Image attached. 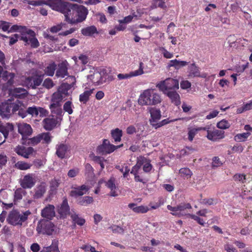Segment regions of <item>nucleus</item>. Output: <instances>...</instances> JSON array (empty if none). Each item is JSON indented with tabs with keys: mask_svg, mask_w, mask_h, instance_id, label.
I'll list each match as a JSON object with an SVG mask.
<instances>
[{
	"mask_svg": "<svg viewBox=\"0 0 252 252\" xmlns=\"http://www.w3.org/2000/svg\"><path fill=\"white\" fill-rule=\"evenodd\" d=\"M56 1L53 6L54 10L64 14L65 21L67 23L76 25L86 20L89 11L85 6L62 0Z\"/></svg>",
	"mask_w": 252,
	"mask_h": 252,
	"instance_id": "nucleus-1",
	"label": "nucleus"
},
{
	"mask_svg": "<svg viewBox=\"0 0 252 252\" xmlns=\"http://www.w3.org/2000/svg\"><path fill=\"white\" fill-rule=\"evenodd\" d=\"M159 94L154 89H149L144 91L138 99V103L141 105H156L161 102Z\"/></svg>",
	"mask_w": 252,
	"mask_h": 252,
	"instance_id": "nucleus-2",
	"label": "nucleus"
},
{
	"mask_svg": "<svg viewBox=\"0 0 252 252\" xmlns=\"http://www.w3.org/2000/svg\"><path fill=\"white\" fill-rule=\"evenodd\" d=\"M36 230L39 234L52 235L56 233V227L49 220L42 219L38 221Z\"/></svg>",
	"mask_w": 252,
	"mask_h": 252,
	"instance_id": "nucleus-3",
	"label": "nucleus"
},
{
	"mask_svg": "<svg viewBox=\"0 0 252 252\" xmlns=\"http://www.w3.org/2000/svg\"><path fill=\"white\" fill-rule=\"evenodd\" d=\"M31 214L29 211L20 214L18 211L13 210L9 214L7 220L13 225H22V223L28 219V216Z\"/></svg>",
	"mask_w": 252,
	"mask_h": 252,
	"instance_id": "nucleus-4",
	"label": "nucleus"
},
{
	"mask_svg": "<svg viewBox=\"0 0 252 252\" xmlns=\"http://www.w3.org/2000/svg\"><path fill=\"white\" fill-rule=\"evenodd\" d=\"M156 87L163 93L175 91L179 89V81L177 79L168 78L159 82L157 84Z\"/></svg>",
	"mask_w": 252,
	"mask_h": 252,
	"instance_id": "nucleus-5",
	"label": "nucleus"
},
{
	"mask_svg": "<svg viewBox=\"0 0 252 252\" xmlns=\"http://www.w3.org/2000/svg\"><path fill=\"white\" fill-rule=\"evenodd\" d=\"M123 146V144L115 146L111 144L108 139H104L102 144L97 147L96 153L101 155H105L113 152L115 150Z\"/></svg>",
	"mask_w": 252,
	"mask_h": 252,
	"instance_id": "nucleus-6",
	"label": "nucleus"
},
{
	"mask_svg": "<svg viewBox=\"0 0 252 252\" xmlns=\"http://www.w3.org/2000/svg\"><path fill=\"white\" fill-rule=\"evenodd\" d=\"M18 131L22 136L21 139L22 144L26 145V140L32 133V129L31 126L26 123H19L18 124Z\"/></svg>",
	"mask_w": 252,
	"mask_h": 252,
	"instance_id": "nucleus-7",
	"label": "nucleus"
},
{
	"mask_svg": "<svg viewBox=\"0 0 252 252\" xmlns=\"http://www.w3.org/2000/svg\"><path fill=\"white\" fill-rule=\"evenodd\" d=\"M14 102L8 100L0 105V116L3 118H9L12 114L15 113Z\"/></svg>",
	"mask_w": 252,
	"mask_h": 252,
	"instance_id": "nucleus-8",
	"label": "nucleus"
},
{
	"mask_svg": "<svg viewBox=\"0 0 252 252\" xmlns=\"http://www.w3.org/2000/svg\"><path fill=\"white\" fill-rule=\"evenodd\" d=\"M26 33L31 37H28L26 35L22 34L20 40L25 42V45L31 44V46L32 48H35L38 47L39 46V43L37 39L34 37V32L32 30H28V31H26Z\"/></svg>",
	"mask_w": 252,
	"mask_h": 252,
	"instance_id": "nucleus-9",
	"label": "nucleus"
},
{
	"mask_svg": "<svg viewBox=\"0 0 252 252\" xmlns=\"http://www.w3.org/2000/svg\"><path fill=\"white\" fill-rule=\"evenodd\" d=\"M42 80L41 76H31L26 79L25 84L28 88L34 89L41 84Z\"/></svg>",
	"mask_w": 252,
	"mask_h": 252,
	"instance_id": "nucleus-10",
	"label": "nucleus"
},
{
	"mask_svg": "<svg viewBox=\"0 0 252 252\" xmlns=\"http://www.w3.org/2000/svg\"><path fill=\"white\" fill-rule=\"evenodd\" d=\"M14 111L15 113L18 111V114L22 118H24L27 116V105L19 100L14 102Z\"/></svg>",
	"mask_w": 252,
	"mask_h": 252,
	"instance_id": "nucleus-11",
	"label": "nucleus"
},
{
	"mask_svg": "<svg viewBox=\"0 0 252 252\" xmlns=\"http://www.w3.org/2000/svg\"><path fill=\"white\" fill-rule=\"evenodd\" d=\"M33 151V149L31 147L26 148L25 147L21 145H18L14 149V151L18 155L21 156L26 158H29V155L32 154Z\"/></svg>",
	"mask_w": 252,
	"mask_h": 252,
	"instance_id": "nucleus-12",
	"label": "nucleus"
},
{
	"mask_svg": "<svg viewBox=\"0 0 252 252\" xmlns=\"http://www.w3.org/2000/svg\"><path fill=\"white\" fill-rule=\"evenodd\" d=\"M144 64L142 62H140L139 63V68L138 69L134 71L131 72L129 74H121L120 73L118 75V78L120 80L127 79L128 78L136 76L142 75L144 73L143 68Z\"/></svg>",
	"mask_w": 252,
	"mask_h": 252,
	"instance_id": "nucleus-13",
	"label": "nucleus"
},
{
	"mask_svg": "<svg viewBox=\"0 0 252 252\" xmlns=\"http://www.w3.org/2000/svg\"><path fill=\"white\" fill-rule=\"evenodd\" d=\"M89 188L87 186L83 185L78 187L73 188L70 191L69 195L72 197L77 198L86 194Z\"/></svg>",
	"mask_w": 252,
	"mask_h": 252,
	"instance_id": "nucleus-14",
	"label": "nucleus"
},
{
	"mask_svg": "<svg viewBox=\"0 0 252 252\" xmlns=\"http://www.w3.org/2000/svg\"><path fill=\"white\" fill-rule=\"evenodd\" d=\"M57 0H47L46 1H36V0H23L24 3H27L30 5L33 6L42 5V4H46L49 6L52 9L54 10V7L53 6L54 3L57 2Z\"/></svg>",
	"mask_w": 252,
	"mask_h": 252,
	"instance_id": "nucleus-15",
	"label": "nucleus"
},
{
	"mask_svg": "<svg viewBox=\"0 0 252 252\" xmlns=\"http://www.w3.org/2000/svg\"><path fill=\"white\" fill-rule=\"evenodd\" d=\"M43 218L51 220L55 216V207L53 205H48L41 211Z\"/></svg>",
	"mask_w": 252,
	"mask_h": 252,
	"instance_id": "nucleus-16",
	"label": "nucleus"
},
{
	"mask_svg": "<svg viewBox=\"0 0 252 252\" xmlns=\"http://www.w3.org/2000/svg\"><path fill=\"white\" fill-rule=\"evenodd\" d=\"M224 132L222 130L215 129L213 131H207V137L208 139L216 141L224 137Z\"/></svg>",
	"mask_w": 252,
	"mask_h": 252,
	"instance_id": "nucleus-17",
	"label": "nucleus"
},
{
	"mask_svg": "<svg viewBox=\"0 0 252 252\" xmlns=\"http://www.w3.org/2000/svg\"><path fill=\"white\" fill-rule=\"evenodd\" d=\"M149 111L151 118L150 120V122L151 125L153 126V124H157L160 119L161 117V112L159 109H157L156 108H151Z\"/></svg>",
	"mask_w": 252,
	"mask_h": 252,
	"instance_id": "nucleus-18",
	"label": "nucleus"
},
{
	"mask_svg": "<svg viewBox=\"0 0 252 252\" xmlns=\"http://www.w3.org/2000/svg\"><path fill=\"white\" fill-rule=\"evenodd\" d=\"M34 184V180L30 174L25 175L21 181V185L23 189H31Z\"/></svg>",
	"mask_w": 252,
	"mask_h": 252,
	"instance_id": "nucleus-19",
	"label": "nucleus"
},
{
	"mask_svg": "<svg viewBox=\"0 0 252 252\" xmlns=\"http://www.w3.org/2000/svg\"><path fill=\"white\" fill-rule=\"evenodd\" d=\"M68 76L67 67L65 62H62L58 65L56 72V76L58 78H64Z\"/></svg>",
	"mask_w": 252,
	"mask_h": 252,
	"instance_id": "nucleus-20",
	"label": "nucleus"
},
{
	"mask_svg": "<svg viewBox=\"0 0 252 252\" xmlns=\"http://www.w3.org/2000/svg\"><path fill=\"white\" fill-rule=\"evenodd\" d=\"M49 108L51 114L53 116H62L63 111L62 108V104L51 102Z\"/></svg>",
	"mask_w": 252,
	"mask_h": 252,
	"instance_id": "nucleus-21",
	"label": "nucleus"
},
{
	"mask_svg": "<svg viewBox=\"0 0 252 252\" xmlns=\"http://www.w3.org/2000/svg\"><path fill=\"white\" fill-rule=\"evenodd\" d=\"M58 118H47L43 121V127L47 130L53 129L57 124Z\"/></svg>",
	"mask_w": 252,
	"mask_h": 252,
	"instance_id": "nucleus-22",
	"label": "nucleus"
},
{
	"mask_svg": "<svg viewBox=\"0 0 252 252\" xmlns=\"http://www.w3.org/2000/svg\"><path fill=\"white\" fill-rule=\"evenodd\" d=\"M58 213L60 214L61 216L63 218H64L67 215H70L71 213L69 212V207L66 198L63 200L60 207L59 208Z\"/></svg>",
	"mask_w": 252,
	"mask_h": 252,
	"instance_id": "nucleus-23",
	"label": "nucleus"
},
{
	"mask_svg": "<svg viewBox=\"0 0 252 252\" xmlns=\"http://www.w3.org/2000/svg\"><path fill=\"white\" fill-rule=\"evenodd\" d=\"M163 94H166L175 105L178 106L181 104L180 95L175 91H169Z\"/></svg>",
	"mask_w": 252,
	"mask_h": 252,
	"instance_id": "nucleus-24",
	"label": "nucleus"
},
{
	"mask_svg": "<svg viewBox=\"0 0 252 252\" xmlns=\"http://www.w3.org/2000/svg\"><path fill=\"white\" fill-rule=\"evenodd\" d=\"M128 207L132 210L133 212L136 213H146L149 210V209L148 206L141 205L136 206V204L135 203H130L128 205Z\"/></svg>",
	"mask_w": 252,
	"mask_h": 252,
	"instance_id": "nucleus-25",
	"label": "nucleus"
},
{
	"mask_svg": "<svg viewBox=\"0 0 252 252\" xmlns=\"http://www.w3.org/2000/svg\"><path fill=\"white\" fill-rule=\"evenodd\" d=\"M88 78L96 85H101L103 82L102 76L98 71H95L93 74L88 75Z\"/></svg>",
	"mask_w": 252,
	"mask_h": 252,
	"instance_id": "nucleus-26",
	"label": "nucleus"
},
{
	"mask_svg": "<svg viewBox=\"0 0 252 252\" xmlns=\"http://www.w3.org/2000/svg\"><path fill=\"white\" fill-rule=\"evenodd\" d=\"M106 186L110 189V195L112 196H117L118 194L116 193L115 189L117 187L115 185V179L113 177H111L109 180L106 182Z\"/></svg>",
	"mask_w": 252,
	"mask_h": 252,
	"instance_id": "nucleus-27",
	"label": "nucleus"
},
{
	"mask_svg": "<svg viewBox=\"0 0 252 252\" xmlns=\"http://www.w3.org/2000/svg\"><path fill=\"white\" fill-rule=\"evenodd\" d=\"M68 150V147L64 144H60L56 146V155L61 158H64L65 154Z\"/></svg>",
	"mask_w": 252,
	"mask_h": 252,
	"instance_id": "nucleus-28",
	"label": "nucleus"
},
{
	"mask_svg": "<svg viewBox=\"0 0 252 252\" xmlns=\"http://www.w3.org/2000/svg\"><path fill=\"white\" fill-rule=\"evenodd\" d=\"M71 88V85H69L68 83H63L59 87L58 91H59L65 98L66 96H68L70 94V90Z\"/></svg>",
	"mask_w": 252,
	"mask_h": 252,
	"instance_id": "nucleus-29",
	"label": "nucleus"
},
{
	"mask_svg": "<svg viewBox=\"0 0 252 252\" xmlns=\"http://www.w3.org/2000/svg\"><path fill=\"white\" fill-rule=\"evenodd\" d=\"M188 64L186 61H180L176 59L171 60L168 63V67H174L175 69H179L182 67L185 66Z\"/></svg>",
	"mask_w": 252,
	"mask_h": 252,
	"instance_id": "nucleus-30",
	"label": "nucleus"
},
{
	"mask_svg": "<svg viewBox=\"0 0 252 252\" xmlns=\"http://www.w3.org/2000/svg\"><path fill=\"white\" fill-rule=\"evenodd\" d=\"M189 76L190 77L200 76V71L199 67L195 63H192L189 66Z\"/></svg>",
	"mask_w": 252,
	"mask_h": 252,
	"instance_id": "nucleus-31",
	"label": "nucleus"
},
{
	"mask_svg": "<svg viewBox=\"0 0 252 252\" xmlns=\"http://www.w3.org/2000/svg\"><path fill=\"white\" fill-rule=\"evenodd\" d=\"M97 32L96 28L94 26L88 27L81 30V33L85 36H92Z\"/></svg>",
	"mask_w": 252,
	"mask_h": 252,
	"instance_id": "nucleus-32",
	"label": "nucleus"
},
{
	"mask_svg": "<svg viewBox=\"0 0 252 252\" xmlns=\"http://www.w3.org/2000/svg\"><path fill=\"white\" fill-rule=\"evenodd\" d=\"M94 89L85 91L79 96V100L83 103H86L89 99L90 96L93 93Z\"/></svg>",
	"mask_w": 252,
	"mask_h": 252,
	"instance_id": "nucleus-33",
	"label": "nucleus"
},
{
	"mask_svg": "<svg viewBox=\"0 0 252 252\" xmlns=\"http://www.w3.org/2000/svg\"><path fill=\"white\" fill-rule=\"evenodd\" d=\"M14 76V73L9 72L7 71H4L2 73L3 79L5 81H7V84L9 85H11L13 84L14 82L13 79Z\"/></svg>",
	"mask_w": 252,
	"mask_h": 252,
	"instance_id": "nucleus-34",
	"label": "nucleus"
},
{
	"mask_svg": "<svg viewBox=\"0 0 252 252\" xmlns=\"http://www.w3.org/2000/svg\"><path fill=\"white\" fill-rule=\"evenodd\" d=\"M111 134L115 142H120L122 136V130L118 128H116L111 130Z\"/></svg>",
	"mask_w": 252,
	"mask_h": 252,
	"instance_id": "nucleus-35",
	"label": "nucleus"
},
{
	"mask_svg": "<svg viewBox=\"0 0 252 252\" xmlns=\"http://www.w3.org/2000/svg\"><path fill=\"white\" fill-rule=\"evenodd\" d=\"M64 96L60 92L57 90L52 95L51 102L57 103L62 104L63 99Z\"/></svg>",
	"mask_w": 252,
	"mask_h": 252,
	"instance_id": "nucleus-36",
	"label": "nucleus"
},
{
	"mask_svg": "<svg viewBox=\"0 0 252 252\" xmlns=\"http://www.w3.org/2000/svg\"><path fill=\"white\" fill-rule=\"evenodd\" d=\"M39 135L41 141H42V143L49 144L51 142L52 136L50 132H43L39 134Z\"/></svg>",
	"mask_w": 252,
	"mask_h": 252,
	"instance_id": "nucleus-37",
	"label": "nucleus"
},
{
	"mask_svg": "<svg viewBox=\"0 0 252 252\" xmlns=\"http://www.w3.org/2000/svg\"><path fill=\"white\" fill-rule=\"evenodd\" d=\"M57 69V65L53 62L50 63L45 69V73L49 76H53L55 73V71Z\"/></svg>",
	"mask_w": 252,
	"mask_h": 252,
	"instance_id": "nucleus-38",
	"label": "nucleus"
},
{
	"mask_svg": "<svg viewBox=\"0 0 252 252\" xmlns=\"http://www.w3.org/2000/svg\"><path fill=\"white\" fill-rule=\"evenodd\" d=\"M93 201V198L89 196L80 197L78 199V204L82 206H87L88 204L92 203Z\"/></svg>",
	"mask_w": 252,
	"mask_h": 252,
	"instance_id": "nucleus-39",
	"label": "nucleus"
},
{
	"mask_svg": "<svg viewBox=\"0 0 252 252\" xmlns=\"http://www.w3.org/2000/svg\"><path fill=\"white\" fill-rule=\"evenodd\" d=\"M143 164L141 160H138L136 164L132 167L130 173L133 175L141 174L142 173L141 167Z\"/></svg>",
	"mask_w": 252,
	"mask_h": 252,
	"instance_id": "nucleus-40",
	"label": "nucleus"
},
{
	"mask_svg": "<svg viewBox=\"0 0 252 252\" xmlns=\"http://www.w3.org/2000/svg\"><path fill=\"white\" fill-rule=\"evenodd\" d=\"M206 130V127H199L197 128H189L188 132V139L189 141H192L195 135L197 134V132L200 130Z\"/></svg>",
	"mask_w": 252,
	"mask_h": 252,
	"instance_id": "nucleus-41",
	"label": "nucleus"
},
{
	"mask_svg": "<svg viewBox=\"0 0 252 252\" xmlns=\"http://www.w3.org/2000/svg\"><path fill=\"white\" fill-rule=\"evenodd\" d=\"M46 191L45 186L40 185L37 187L35 194H34V198L38 199L43 196Z\"/></svg>",
	"mask_w": 252,
	"mask_h": 252,
	"instance_id": "nucleus-42",
	"label": "nucleus"
},
{
	"mask_svg": "<svg viewBox=\"0 0 252 252\" xmlns=\"http://www.w3.org/2000/svg\"><path fill=\"white\" fill-rule=\"evenodd\" d=\"M251 135L249 132L243 133H239L234 136V140L237 142H243L246 141L248 137Z\"/></svg>",
	"mask_w": 252,
	"mask_h": 252,
	"instance_id": "nucleus-43",
	"label": "nucleus"
},
{
	"mask_svg": "<svg viewBox=\"0 0 252 252\" xmlns=\"http://www.w3.org/2000/svg\"><path fill=\"white\" fill-rule=\"evenodd\" d=\"M70 217L73 221L79 225H83L85 222L84 219L79 218L76 213H71Z\"/></svg>",
	"mask_w": 252,
	"mask_h": 252,
	"instance_id": "nucleus-44",
	"label": "nucleus"
},
{
	"mask_svg": "<svg viewBox=\"0 0 252 252\" xmlns=\"http://www.w3.org/2000/svg\"><path fill=\"white\" fill-rule=\"evenodd\" d=\"M177 210L179 211V212H183V213H187L188 214L186 211L187 209H191V205L188 203H181L177 206Z\"/></svg>",
	"mask_w": 252,
	"mask_h": 252,
	"instance_id": "nucleus-45",
	"label": "nucleus"
},
{
	"mask_svg": "<svg viewBox=\"0 0 252 252\" xmlns=\"http://www.w3.org/2000/svg\"><path fill=\"white\" fill-rule=\"evenodd\" d=\"M27 140V142H26V144L28 145H32L35 146L38 144L39 143L41 142L40 138L39 137V135L38 134L36 136H34L32 138H29L26 140Z\"/></svg>",
	"mask_w": 252,
	"mask_h": 252,
	"instance_id": "nucleus-46",
	"label": "nucleus"
},
{
	"mask_svg": "<svg viewBox=\"0 0 252 252\" xmlns=\"http://www.w3.org/2000/svg\"><path fill=\"white\" fill-rule=\"evenodd\" d=\"M26 191L22 188L17 189L15 191L14 199L16 201H19L22 199L23 195L26 193Z\"/></svg>",
	"mask_w": 252,
	"mask_h": 252,
	"instance_id": "nucleus-47",
	"label": "nucleus"
},
{
	"mask_svg": "<svg viewBox=\"0 0 252 252\" xmlns=\"http://www.w3.org/2000/svg\"><path fill=\"white\" fill-rule=\"evenodd\" d=\"M60 183L59 180L56 179H54L51 180L50 182V193L53 194L55 193L57 188L59 186Z\"/></svg>",
	"mask_w": 252,
	"mask_h": 252,
	"instance_id": "nucleus-48",
	"label": "nucleus"
},
{
	"mask_svg": "<svg viewBox=\"0 0 252 252\" xmlns=\"http://www.w3.org/2000/svg\"><path fill=\"white\" fill-rule=\"evenodd\" d=\"M175 121H176V120H169V118H167L161 121V122H159V123H157V124H154L153 127H155V128L157 129L158 127L167 125L170 123V122H174Z\"/></svg>",
	"mask_w": 252,
	"mask_h": 252,
	"instance_id": "nucleus-49",
	"label": "nucleus"
},
{
	"mask_svg": "<svg viewBox=\"0 0 252 252\" xmlns=\"http://www.w3.org/2000/svg\"><path fill=\"white\" fill-rule=\"evenodd\" d=\"M153 5L155 8L158 7L164 9L166 8L164 0H153Z\"/></svg>",
	"mask_w": 252,
	"mask_h": 252,
	"instance_id": "nucleus-50",
	"label": "nucleus"
},
{
	"mask_svg": "<svg viewBox=\"0 0 252 252\" xmlns=\"http://www.w3.org/2000/svg\"><path fill=\"white\" fill-rule=\"evenodd\" d=\"M27 115L29 114L32 116H37L38 115L37 107L35 106L28 107L27 109Z\"/></svg>",
	"mask_w": 252,
	"mask_h": 252,
	"instance_id": "nucleus-51",
	"label": "nucleus"
},
{
	"mask_svg": "<svg viewBox=\"0 0 252 252\" xmlns=\"http://www.w3.org/2000/svg\"><path fill=\"white\" fill-rule=\"evenodd\" d=\"M15 166L20 170H27L31 167L29 164L23 161H18L15 164Z\"/></svg>",
	"mask_w": 252,
	"mask_h": 252,
	"instance_id": "nucleus-52",
	"label": "nucleus"
},
{
	"mask_svg": "<svg viewBox=\"0 0 252 252\" xmlns=\"http://www.w3.org/2000/svg\"><path fill=\"white\" fill-rule=\"evenodd\" d=\"M63 110L65 112L68 113L70 115L73 113V109L72 108V102L70 101H66L63 105Z\"/></svg>",
	"mask_w": 252,
	"mask_h": 252,
	"instance_id": "nucleus-53",
	"label": "nucleus"
},
{
	"mask_svg": "<svg viewBox=\"0 0 252 252\" xmlns=\"http://www.w3.org/2000/svg\"><path fill=\"white\" fill-rule=\"evenodd\" d=\"M217 126L219 128L223 129L228 128L230 126V124L228 121L225 120H222L218 123Z\"/></svg>",
	"mask_w": 252,
	"mask_h": 252,
	"instance_id": "nucleus-54",
	"label": "nucleus"
},
{
	"mask_svg": "<svg viewBox=\"0 0 252 252\" xmlns=\"http://www.w3.org/2000/svg\"><path fill=\"white\" fill-rule=\"evenodd\" d=\"M27 31H28V30L26 29L25 27L19 26L17 25H15L12 26L10 28V29L8 32H12L19 31L20 32H26Z\"/></svg>",
	"mask_w": 252,
	"mask_h": 252,
	"instance_id": "nucleus-55",
	"label": "nucleus"
},
{
	"mask_svg": "<svg viewBox=\"0 0 252 252\" xmlns=\"http://www.w3.org/2000/svg\"><path fill=\"white\" fill-rule=\"evenodd\" d=\"M43 86H44L45 88L50 89L53 87L55 85L54 83H53L52 80L50 78H46L44 81L43 84Z\"/></svg>",
	"mask_w": 252,
	"mask_h": 252,
	"instance_id": "nucleus-56",
	"label": "nucleus"
},
{
	"mask_svg": "<svg viewBox=\"0 0 252 252\" xmlns=\"http://www.w3.org/2000/svg\"><path fill=\"white\" fill-rule=\"evenodd\" d=\"M109 228L111 229L112 232L114 233L123 234L124 232V229L118 225H114L111 227H109Z\"/></svg>",
	"mask_w": 252,
	"mask_h": 252,
	"instance_id": "nucleus-57",
	"label": "nucleus"
},
{
	"mask_svg": "<svg viewBox=\"0 0 252 252\" xmlns=\"http://www.w3.org/2000/svg\"><path fill=\"white\" fill-rule=\"evenodd\" d=\"M93 160L96 163H98L100 164L101 166V169L102 170L104 168V164L103 163V161H105L103 158L99 157V156H94L93 157Z\"/></svg>",
	"mask_w": 252,
	"mask_h": 252,
	"instance_id": "nucleus-58",
	"label": "nucleus"
},
{
	"mask_svg": "<svg viewBox=\"0 0 252 252\" xmlns=\"http://www.w3.org/2000/svg\"><path fill=\"white\" fill-rule=\"evenodd\" d=\"M187 215L189 216L191 219L196 220L199 224H200L202 226H204V224L205 223V222L204 221L203 219H201L199 217L196 216L195 215L190 214H187Z\"/></svg>",
	"mask_w": 252,
	"mask_h": 252,
	"instance_id": "nucleus-59",
	"label": "nucleus"
},
{
	"mask_svg": "<svg viewBox=\"0 0 252 252\" xmlns=\"http://www.w3.org/2000/svg\"><path fill=\"white\" fill-rule=\"evenodd\" d=\"M181 174L190 177L192 173L190 170L188 168H182L179 170Z\"/></svg>",
	"mask_w": 252,
	"mask_h": 252,
	"instance_id": "nucleus-60",
	"label": "nucleus"
},
{
	"mask_svg": "<svg viewBox=\"0 0 252 252\" xmlns=\"http://www.w3.org/2000/svg\"><path fill=\"white\" fill-rule=\"evenodd\" d=\"M65 26V24L61 23L57 26L52 27L50 29V31L53 33L57 32H58L60 31L63 27H64Z\"/></svg>",
	"mask_w": 252,
	"mask_h": 252,
	"instance_id": "nucleus-61",
	"label": "nucleus"
},
{
	"mask_svg": "<svg viewBox=\"0 0 252 252\" xmlns=\"http://www.w3.org/2000/svg\"><path fill=\"white\" fill-rule=\"evenodd\" d=\"M45 248L50 252H60L58 245L56 243H53L51 245Z\"/></svg>",
	"mask_w": 252,
	"mask_h": 252,
	"instance_id": "nucleus-62",
	"label": "nucleus"
},
{
	"mask_svg": "<svg viewBox=\"0 0 252 252\" xmlns=\"http://www.w3.org/2000/svg\"><path fill=\"white\" fill-rule=\"evenodd\" d=\"M22 35L15 34L13 36L10 37L9 45H12L15 44L18 40L20 39Z\"/></svg>",
	"mask_w": 252,
	"mask_h": 252,
	"instance_id": "nucleus-63",
	"label": "nucleus"
},
{
	"mask_svg": "<svg viewBox=\"0 0 252 252\" xmlns=\"http://www.w3.org/2000/svg\"><path fill=\"white\" fill-rule=\"evenodd\" d=\"M224 249L227 252H237V250L233 246L229 244L225 245Z\"/></svg>",
	"mask_w": 252,
	"mask_h": 252,
	"instance_id": "nucleus-64",
	"label": "nucleus"
}]
</instances>
